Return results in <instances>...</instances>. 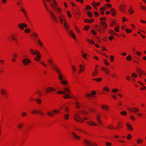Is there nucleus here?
Wrapping results in <instances>:
<instances>
[{"instance_id":"obj_1","label":"nucleus","mask_w":146,"mask_h":146,"mask_svg":"<svg viewBox=\"0 0 146 146\" xmlns=\"http://www.w3.org/2000/svg\"><path fill=\"white\" fill-rule=\"evenodd\" d=\"M48 61L51 65L52 68L58 73V78L59 80L61 81V84L65 85H67L68 82L67 80L65 79V76L61 72V70L57 67L53 65L52 60L51 58H49L48 60Z\"/></svg>"},{"instance_id":"obj_2","label":"nucleus","mask_w":146,"mask_h":146,"mask_svg":"<svg viewBox=\"0 0 146 146\" xmlns=\"http://www.w3.org/2000/svg\"><path fill=\"white\" fill-rule=\"evenodd\" d=\"M60 82L61 81H60ZM67 82H68L67 81ZM61 84L64 85L65 86V87L63 88V91L59 90L57 92V94H64V95L63 97L64 99H67L71 98V91L70 89L67 87V86L68 84V82L67 85H64L60 83Z\"/></svg>"},{"instance_id":"obj_3","label":"nucleus","mask_w":146,"mask_h":146,"mask_svg":"<svg viewBox=\"0 0 146 146\" xmlns=\"http://www.w3.org/2000/svg\"><path fill=\"white\" fill-rule=\"evenodd\" d=\"M80 113L84 115H88V113L83 110H80L78 112H76L74 115V118L75 120L78 122L84 123V121L83 119L80 116Z\"/></svg>"},{"instance_id":"obj_4","label":"nucleus","mask_w":146,"mask_h":146,"mask_svg":"<svg viewBox=\"0 0 146 146\" xmlns=\"http://www.w3.org/2000/svg\"><path fill=\"white\" fill-rule=\"evenodd\" d=\"M54 3L51 4V6L53 8V10L57 15H60L61 9L59 7H56L57 6V3L55 0H53Z\"/></svg>"},{"instance_id":"obj_5","label":"nucleus","mask_w":146,"mask_h":146,"mask_svg":"<svg viewBox=\"0 0 146 146\" xmlns=\"http://www.w3.org/2000/svg\"><path fill=\"white\" fill-rule=\"evenodd\" d=\"M23 57L24 59L22 60V62L24 65L27 66L31 62V60L28 58L27 56L26 55H24Z\"/></svg>"},{"instance_id":"obj_6","label":"nucleus","mask_w":146,"mask_h":146,"mask_svg":"<svg viewBox=\"0 0 146 146\" xmlns=\"http://www.w3.org/2000/svg\"><path fill=\"white\" fill-rule=\"evenodd\" d=\"M84 145L86 146H97V144L95 143H91L89 141L86 139L84 140Z\"/></svg>"},{"instance_id":"obj_7","label":"nucleus","mask_w":146,"mask_h":146,"mask_svg":"<svg viewBox=\"0 0 146 146\" xmlns=\"http://www.w3.org/2000/svg\"><path fill=\"white\" fill-rule=\"evenodd\" d=\"M79 70L78 71V73L80 74L85 71V64H80L79 65Z\"/></svg>"},{"instance_id":"obj_8","label":"nucleus","mask_w":146,"mask_h":146,"mask_svg":"<svg viewBox=\"0 0 146 146\" xmlns=\"http://www.w3.org/2000/svg\"><path fill=\"white\" fill-rule=\"evenodd\" d=\"M75 107L77 109L81 108L82 109H84V107L83 106L82 104L78 101H76L75 102Z\"/></svg>"},{"instance_id":"obj_9","label":"nucleus","mask_w":146,"mask_h":146,"mask_svg":"<svg viewBox=\"0 0 146 146\" xmlns=\"http://www.w3.org/2000/svg\"><path fill=\"white\" fill-rule=\"evenodd\" d=\"M18 27L20 29L23 30L24 27H27V25L26 24L24 23H19L18 25Z\"/></svg>"},{"instance_id":"obj_10","label":"nucleus","mask_w":146,"mask_h":146,"mask_svg":"<svg viewBox=\"0 0 146 146\" xmlns=\"http://www.w3.org/2000/svg\"><path fill=\"white\" fill-rule=\"evenodd\" d=\"M30 53L33 55H38L39 54L40 52L38 50H35L33 49H29Z\"/></svg>"},{"instance_id":"obj_11","label":"nucleus","mask_w":146,"mask_h":146,"mask_svg":"<svg viewBox=\"0 0 146 146\" xmlns=\"http://www.w3.org/2000/svg\"><path fill=\"white\" fill-rule=\"evenodd\" d=\"M101 69L107 75L109 74L110 73V71L108 69L105 67H102L101 68Z\"/></svg>"},{"instance_id":"obj_12","label":"nucleus","mask_w":146,"mask_h":146,"mask_svg":"<svg viewBox=\"0 0 146 146\" xmlns=\"http://www.w3.org/2000/svg\"><path fill=\"white\" fill-rule=\"evenodd\" d=\"M126 125L127 127V129L131 131H132L133 130V128L132 127V125L130 123L128 122L126 123Z\"/></svg>"},{"instance_id":"obj_13","label":"nucleus","mask_w":146,"mask_h":146,"mask_svg":"<svg viewBox=\"0 0 146 146\" xmlns=\"http://www.w3.org/2000/svg\"><path fill=\"white\" fill-rule=\"evenodd\" d=\"M0 93L2 95L4 96H8V92L5 89H1L0 90Z\"/></svg>"},{"instance_id":"obj_14","label":"nucleus","mask_w":146,"mask_h":146,"mask_svg":"<svg viewBox=\"0 0 146 146\" xmlns=\"http://www.w3.org/2000/svg\"><path fill=\"white\" fill-rule=\"evenodd\" d=\"M56 90L55 88L52 87H48L46 88V93H48L52 92L55 91Z\"/></svg>"},{"instance_id":"obj_15","label":"nucleus","mask_w":146,"mask_h":146,"mask_svg":"<svg viewBox=\"0 0 146 146\" xmlns=\"http://www.w3.org/2000/svg\"><path fill=\"white\" fill-rule=\"evenodd\" d=\"M86 123L90 126H97L98 125L92 121H89L86 122Z\"/></svg>"},{"instance_id":"obj_16","label":"nucleus","mask_w":146,"mask_h":146,"mask_svg":"<svg viewBox=\"0 0 146 146\" xmlns=\"http://www.w3.org/2000/svg\"><path fill=\"white\" fill-rule=\"evenodd\" d=\"M50 14L51 18L53 20L57 23H58V19L56 18L55 16L53 14V13L51 11H50Z\"/></svg>"},{"instance_id":"obj_17","label":"nucleus","mask_w":146,"mask_h":146,"mask_svg":"<svg viewBox=\"0 0 146 146\" xmlns=\"http://www.w3.org/2000/svg\"><path fill=\"white\" fill-rule=\"evenodd\" d=\"M96 94V92L95 91H93L90 93H87L86 96V97H89L94 96Z\"/></svg>"},{"instance_id":"obj_18","label":"nucleus","mask_w":146,"mask_h":146,"mask_svg":"<svg viewBox=\"0 0 146 146\" xmlns=\"http://www.w3.org/2000/svg\"><path fill=\"white\" fill-rule=\"evenodd\" d=\"M101 108L102 110H105L108 111H109L110 108L109 106L106 105H103L101 106Z\"/></svg>"},{"instance_id":"obj_19","label":"nucleus","mask_w":146,"mask_h":146,"mask_svg":"<svg viewBox=\"0 0 146 146\" xmlns=\"http://www.w3.org/2000/svg\"><path fill=\"white\" fill-rule=\"evenodd\" d=\"M138 72L140 77H141L142 75H146L144 72L140 68H139L138 69Z\"/></svg>"},{"instance_id":"obj_20","label":"nucleus","mask_w":146,"mask_h":146,"mask_svg":"<svg viewBox=\"0 0 146 146\" xmlns=\"http://www.w3.org/2000/svg\"><path fill=\"white\" fill-rule=\"evenodd\" d=\"M98 74V70L96 68L95 70L92 72V77H95Z\"/></svg>"},{"instance_id":"obj_21","label":"nucleus","mask_w":146,"mask_h":146,"mask_svg":"<svg viewBox=\"0 0 146 146\" xmlns=\"http://www.w3.org/2000/svg\"><path fill=\"white\" fill-rule=\"evenodd\" d=\"M64 119L65 120H67L69 119V115L68 113H64L63 116Z\"/></svg>"},{"instance_id":"obj_22","label":"nucleus","mask_w":146,"mask_h":146,"mask_svg":"<svg viewBox=\"0 0 146 146\" xmlns=\"http://www.w3.org/2000/svg\"><path fill=\"white\" fill-rule=\"evenodd\" d=\"M58 17L59 18L60 22L61 24H63V19L64 18V16L63 15H60V16H58Z\"/></svg>"},{"instance_id":"obj_23","label":"nucleus","mask_w":146,"mask_h":146,"mask_svg":"<svg viewBox=\"0 0 146 146\" xmlns=\"http://www.w3.org/2000/svg\"><path fill=\"white\" fill-rule=\"evenodd\" d=\"M96 119L99 123L100 125H102V122L101 121L100 116L99 115H98L96 116Z\"/></svg>"},{"instance_id":"obj_24","label":"nucleus","mask_w":146,"mask_h":146,"mask_svg":"<svg viewBox=\"0 0 146 146\" xmlns=\"http://www.w3.org/2000/svg\"><path fill=\"white\" fill-rule=\"evenodd\" d=\"M119 9L121 11L123 12L125 10L126 8L124 5H122L120 6Z\"/></svg>"},{"instance_id":"obj_25","label":"nucleus","mask_w":146,"mask_h":146,"mask_svg":"<svg viewBox=\"0 0 146 146\" xmlns=\"http://www.w3.org/2000/svg\"><path fill=\"white\" fill-rule=\"evenodd\" d=\"M72 134L73 135V137L74 138L77 140H79L80 138L81 137L80 136H77L74 132H72Z\"/></svg>"},{"instance_id":"obj_26","label":"nucleus","mask_w":146,"mask_h":146,"mask_svg":"<svg viewBox=\"0 0 146 146\" xmlns=\"http://www.w3.org/2000/svg\"><path fill=\"white\" fill-rule=\"evenodd\" d=\"M8 39L9 40H13L15 42H17V38L16 37H9Z\"/></svg>"},{"instance_id":"obj_27","label":"nucleus","mask_w":146,"mask_h":146,"mask_svg":"<svg viewBox=\"0 0 146 146\" xmlns=\"http://www.w3.org/2000/svg\"><path fill=\"white\" fill-rule=\"evenodd\" d=\"M36 56L35 58V60L36 61H39L40 59L41 55L40 53L39 54L36 55Z\"/></svg>"},{"instance_id":"obj_28","label":"nucleus","mask_w":146,"mask_h":146,"mask_svg":"<svg viewBox=\"0 0 146 146\" xmlns=\"http://www.w3.org/2000/svg\"><path fill=\"white\" fill-rule=\"evenodd\" d=\"M132 112L135 113H137L139 111V109L137 108L133 107H132Z\"/></svg>"},{"instance_id":"obj_29","label":"nucleus","mask_w":146,"mask_h":146,"mask_svg":"<svg viewBox=\"0 0 146 146\" xmlns=\"http://www.w3.org/2000/svg\"><path fill=\"white\" fill-rule=\"evenodd\" d=\"M86 41L90 44H95V42L93 40L88 39L86 40Z\"/></svg>"},{"instance_id":"obj_30","label":"nucleus","mask_w":146,"mask_h":146,"mask_svg":"<svg viewBox=\"0 0 146 146\" xmlns=\"http://www.w3.org/2000/svg\"><path fill=\"white\" fill-rule=\"evenodd\" d=\"M100 24L102 26L104 29H106L107 27V25L106 23L104 22H100Z\"/></svg>"},{"instance_id":"obj_31","label":"nucleus","mask_w":146,"mask_h":146,"mask_svg":"<svg viewBox=\"0 0 146 146\" xmlns=\"http://www.w3.org/2000/svg\"><path fill=\"white\" fill-rule=\"evenodd\" d=\"M88 56V54L86 53H83L82 54V56L83 58L86 60H88V58H87Z\"/></svg>"},{"instance_id":"obj_32","label":"nucleus","mask_w":146,"mask_h":146,"mask_svg":"<svg viewBox=\"0 0 146 146\" xmlns=\"http://www.w3.org/2000/svg\"><path fill=\"white\" fill-rule=\"evenodd\" d=\"M17 56V55L16 54H13V58H12V61H13V62H14L15 61Z\"/></svg>"},{"instance_id":"obj_33","label":"nucleus","mask_w":146,"mask_h":146,"mask_svg":"<svg viewBox=\"0 0 146 146\" xmlns=\"http://www.w3.org/2000/svg\"><path fill=\"white\" fill-rule=\"evenodd\" d=\"M47 114L49 116H53L54 115V113L53 111L50 112L49 111H48L47 113Z\"/></svg>"},{"instance_id":"obj_34","label":"nucleus","mask_w":146,"mask_h":146,"mask_svg":"<svg viewBox=\"0 0 146 146\" xmlns=\"http://www.w3.org/2000/svg\"><path fill=\"white\" fill-rule=\"evenodd\" d=\"M135 54L138 56H140L142 54V52L137 51L135 52Z\"/></svg>"},{"instance_id":"obj_35","label":"nucleus","mask_w":146,"mask_h":146,"mask_svg":"<svg viewBox=\"0 0 146 146\" xmlns=\"http://www.w3.org/2000/svg\"><path fill=\"white\" fill-rule=\"evenodd\" d=\"M64 110L67 113H68L70 112L69 108V107L68 106H66L64 108Z\"/></svg>"},{"instance_id":"obj_36","label":"nucleus","mask_w":146,"mask_h":146,"mask_svg":"<svg viewBox=\"0 0 146 146\" xmlns=\"http://www.w3.org/2000/svg\"><path fill=\"white\" fill-rule=\"evenodd\" d=\"M95 80L97 81L98 82H101L102 80V78H97L93 79L92 80Z\"/></svg>"},{"instance_id":"obj_37","label":"nucleus","mask_w":146,"mask_h":146,"mask_svg":"<svg viewBox=\"0 0 146 146\" xmlns=\"http://www.w3.org/2000/svg\"><path fill=\"white\" fill-rule=\"evenodd\" d=\"M23 126V124L22 123H19L17 126V128L19 129H21L22 128Z\"/></svg>"},{"instance_id":"obj_38","label":"nucleus","mask_w":146,"mask_h":146,"mask_svg":"<svg viewBox=\"0 0 146 146\" xmlns=\"http://www.w3.org/2000/svg\"><path fill=\"white\" fill-rule=\"evenodd\" d=\"M104 64H105V65L107 67H108V66L110 65L109 63L106 60H104Z\"/></svg>"},{"instance_id":"obj_39","label":"nucleus","mask_w":146,"mask_h":146,"mask_svg":"<svg viewBox=\"0 0 146 146\" xmlns=\"http://www.w3.org/2000/svg\"><path fill=\"white\" fill-rule=\"evenodd\" d=\"M126 59L128 61H131L132 60V58L130 55H128L126 57Z\"/></svg>"},{"instance_id":"obj_40","label":"nucleus","mask_w":146,"mask_h":146,"mask_svg":"<svg viewBox=\"0 0 146 146\" xmlns=\"http://www.w3.org/2000/svg\"><path fill=\"white\" fill-rule=\"evenodd\" d=\"M121 122H119L117 124V129H119L121 127Z\"/></svg>"},{"instance_id":"obj_41","label":"nucleus","mask_w":146,"mask_h":146,"mask_svg":"<svg viewBox=\"0 0 146 146\" xmlns=\"http://www.w3.org/2000/svg\"><path fill=\"white\" fill-rule=\"evenodd\" d=\"M103 90L104 91H106L108 92H109L110 91V89L108 87L105 86L103 88Z\"/></svg>"},{"instance_id":"obj_42","label":"nucleus","mask_w":146,"mask_h":146,"mask_svg":"<svg viewBox=\"0 0 146 146\" xmlns=\"http://www.w3.org/2000/svg\"><path fill=\"white\" fill-rule=\"evenodd\" d=\"M71 68L72 72L74 73H75L76 71V68L75 66L73 65H72Z\"/></svg>"},{"instance_id":"obj_43","label":"nucleus","mask_w":146,"mask_h":146,"mask_svg":"<svg viewBox=\"0 0 146 146\" xmlns=\"http://www.w3.org/2000/svg\"><path fill=\"white\" fill-rule=\"evenodd\" d=\"M110 10L111 11L112 15L114 16L115 15L116 13L114 11V9L112 8L110 9Z\"/></svg>"},{"instance_id":"obj_44","label":"nucleus","mask_w":146,"mask_h":146,"mask_svg":"<svg viewBox=\"0 0 146 146\" xmlns=\"http://www.w3.org/2000/svg\"><path fill=\"white\" fill-rule=\"evenodd\" d=\"M143 142V140L142 139H139L137 141V142L138 144L142 143Z\"/></svg>"},{"instance_id":"obj_45","label":"nucleus","mask_w":146,"mask_h":146,"mask_svg":"<svg viewBox=\"0 0 146 146\" xmlns=\"http://www.w3.org/2000/svg\"><path fill=\"white\" fill-rule=\"evenodd\" d=\"M38 44L41 47H43V45L41 41L39 39L38 40Z\"/></svg>"},{"instance_id":"obj_46","label":"nucleus","mask_w":146,"mask_h":146,"mask_svg":"<svg viewBox=\"0 0 146 146\" xmlns=\"http://www.w3.org/2000/svg\"><path fill=\"white\" fill-rule=\"evenodd\" d=\"M5 63L4 61L3 60H0V66H1L4 65Z\"/></svg>"},{"instance_id":"obj_47","label":"nucleus","mask_w":146,"mask_h":146,"mask_svg":"<svg viewBox=\"0 0 146 146\" xmlns=\"http://www.w3.org/2000/svg\"><path fill=\"white\" fill-rule=\"evenodd\" d=\"M87 15L88 16L90 17V18H91L92 17V13L90 12V11H88L87 12Z\"/></svg>"},{"instance_id":"obj_48","label":"nucleus","mask_w":146,"mask_h":146,"mask_svg":"<svg viewBox=\"0 0 146 146\" xmlns=\"http://www.w3.org/2000/svg\"><path fill=\"white\" fill-rule=\"evenodd\" d=\"M64 25L66 30H68L69 29V28L68 27L67 23L66 22L64 23Z\"/></svg>"},{"instance_id":"obj_49","label":"nucleus","mask_w":146,"mask_h":146,"mask_svg":"<svg viewBox=\"0 0 146 146\" xmlns=\"http://www.w3.org/2000/svg\"><path fill=\"white\" fill-rule=\"evenodd\" d=\"M38 110H33L31 111V113L32 114H36V113H38Z\"/></svg>"},{"instance_id":"obj_50","label":"nucleus","mask_w":146,"mask_h":146,"mask_svg":"<svg viewBox=\"0 0 146 146\" xmlns=\"http://www.w3.org/2000/svg\"><path fill=\"white\" fill-rule=\"evenodd\" d=\"M40 63L44 67H46L47 66V64L43 61H41L40 62Z\"/></svg>"},{"instance_id":"obj_51","label":"nucleus","mask_w":146,"mask_h":146,"mask_svg":"<svg viewBox=\"0 0 146 146\" xmlns=\"http://www.w3.org/2000/svg\"><path fill=\"white\" fill-rule=\"evenodd\" d=\"M35 101L36 103L39 104H40L41 102V100L40 99H37L35 100Z\"/></svg>"},{"instance_id":"obj_52","label":"nucleus","mask_w":146,"mask_h":146,"mask_svg":"<svg viewBox=\"0 0 146 146\" xmlns=\"http://www.w3.org/2000/svg\"><path fill=\"white\" fill-rule=\"evenodd\" d=\"M53 112L54 113H54L58 114L60 113V110H54L53 111Z\"/></svg>"},{"instance_id":"obj_53","label":"nucleus","mask_w":146,"mask_h":146,"mask_svg":"<svg viewBox=\"0 0 146 146\" xmlns=\"http://www.w3.org/2000/svg\"><path fill=\"white\" fill-rule=\"evenodd\" d=\"M120 114L125 116L127 114V113L125 111H123L120 112Z\"/></svg>"},{"instance_id":"obj_54","label":"nucleus","mask_w":146,"mask_h":146,"mask_svg":"<svg viewBox=\"0 0 146 146\" xmlns=\"http://www.w3.org/2000/svg\"><path fill=\"white\" fill-rule=\"evenodd\" d=\"M114 57L113 56L111 55L110 56V61L111 62H113L114 60Z\"/></svg>"},{"instance_id":"obj_55","label":"nucleus","mask_w":146,"mask_h":146,"mask_svg":"<svg viewBox=\"0 0 146 146\" xmlns=\"http://www.w3.org/2000/svg\"><path fill=\"white\" fill-rule=\"evenodd\" d=\"M109 33L112 35H116V33L113 31L110 30L109 31Z\"/></svg>"},{"instance_id":"obj_56","label":"nucleus","mask_w":146,"mask_h":146,"mask_svg":"<svg viewBox=\"0 0 146 146\" xmlns=\"http://www.w3.org/2000/svg\"><path fill=\"white\" fill-rule=\"evenodd\" d=\"M129 118L133 121H134L135 120V118L133 115H130L129 116Z\"/></svg>"},{"instance_id":"obj_57","label":"nucleus","mask_w":146,"mask_h":146,"mask_svg":"<svg viewBox=\"0 0 146 146\" xmlns=\"http://www.w3.org/2000/svg\"><path fill=\"white\" fill-rule=\"evenodd\" d=\"M132 138V136L131 134H129L127 135V138L128 140H130Z\"/></svg>"},{"instance_id":"obj_58","label":"nucleus","mask_w":146,"mask_h":146,"mask_svg":"<svg viewBox=\"0 0 146 146\" xmlns=\"http://www.w3.org/2000/svg\"><path fill=\"white\" fill-rule=\"evenodd\" d=\"M137 74L135 73H133L132 74V77L134 78H137Z\"/></svg>"},{"instance_id":"obj_59","label":"nucleus","mask_w":146,"mask_h":146,"mask_svg":"<svg viewBox=\"0 0 146 146\" xmlns=\"http://www.w3.org/2000/svg\"><path fill=\"white\" fill-rule=\"evenodd\" d=\"M111 91L113 92L116 93L118 91V89H112Z\"/></svg>"},{"instance_id":"obj_60","label":"nucleus","mask_w":146,"mask_h":146,"mask_svg":"<svg viewBox=\"0 0 146 146\" xmlns=\"http://www.w3.org/2000/svg\"><path fill=\"white\" fill-rule=\"evenodd\" d=\"M38 113L42 116H44V113L43 112L41 111H39Z\"/></svg>"},{"instance_id":"obj_61","label":"nucleus","mask_w":146,"mask_h":146,"mask_svg":"<svg viewBox=\"0 0 146 146\" xmlns=\"http://www.w3.org/2000/svg\"><path fill=\"white\" fill-rule=\"evenodd\" d=\"M100 13L102 15H103L104 13V12L103 11V8H100Z\"/></svg>"},{"instance_id":"obj_62","label":"nucleus","mask_w":146,"mask_h":146,"mask_svg":"<svg viewBox=\"0 0 146 146\" xmlns=\"http://www.w3.org/2000/svg\"><path fill=\"white\" fill-rule=\"evenodd\" d=\"M139 58H137V60H133V62H134L136 63L137 64H139V62L138 61L139 60Z\"/></svg>"},{"instance_id":"obj_63","label":"nucleus","mask_w":146,"mask_h":146,"mask_svg":"<svg viewBox=\"0 0 146 146\" xmlns=\"http://www.w3.org/2000/svg\"><path fill=\"white\" fill-rule=\"evenodd\" d=\"M108 128L109 129H114V127L111 125L108 126Z\"/></svg>"},{"instance_id":"obj_64","label":"nucleus","mask_w":146,"mask_h":146,"mask_svg":"<svg viewBox=\"0 0 146 146\" xmlns=\"http://www.w3.org/2000/svg\"><path fill=\"white\" fill-rule=\"evenodd\" d=\"M111 77L113 78H117V76L115 73H113L111 75Z\"/></svg>"}]
</instances>
